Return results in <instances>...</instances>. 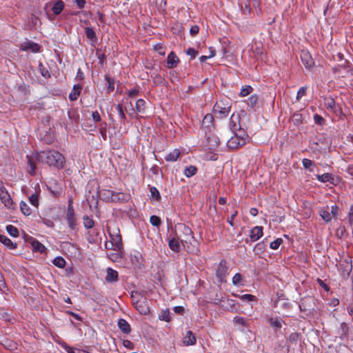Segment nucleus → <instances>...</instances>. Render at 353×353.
<instances>
[{
  "label": "nucleus",
  "instance_id": "nucleus-20",
  "mask_svg": "<svg viewBox=\"0 0 353 353\" xmlns=\"http://www.w3.org/2000/svg\"><path fill=\"white\" fill-rule=\"evenodd\" d=\"M81 89V85L79 84L74 85L73 86L72 91L69 94V99L72 101L77 100L79 96L80 95Z\"/></svg>",
  "mask_w": 353,
  "mask_h": 353
},
{
  "label": "nucleus",
  "instance_id": "nucleus-41",
  "mask_svg": "<svg viewBox=\"0 0 353 353\" xmlns=\"http://www.w3.org/2000/svg\"><path fill=\"white\" fill-rule=\"evenodd\" d=\"M30 203L34 207H38L39 205V195L37 192H34L32 194L29 196Z\"/></svg>",
  "mask_w": 353,
  "mask_h": 353
},
{
  "label": "nucleus",
  "instance_id": "nucleus-6",
  "mask_svg": "<svg viewBox=\"0 0 353 353\" xmlns=\"http://www.w3.org/2000/svg\"><path fill=\"white\" fill-rule=\"evenodd\" d=\"M228 268L226 261L225 259L221 260L215 269V274L219 283L224 281V279L228 274Z\"/></svg>",
  "mask_w": 353,
  "mask_h": 353
},
{
  "label": "nucleus",
  "instance_id": "nucleus-16",
  "mask_svg": "<svg viewBox=\"0 0 353 353\" xmlns=\"http://www.w3.org/2000/svg\"><path fill=\"white\" fill-rule=\"evenodd\" d=\"M118 327L124 334H128L131 332L130 324L123 319H120L118 321Z\"/></svg>",
  "mask_w": 353,
  "mask_h": 353
},
{
  "label": "nucleus",
  "instance_id": "nucleus-5",
  "mask_svg": "<svg viewBox=\"0 0 353 353\" xmlns=\"http://www.w3.org/2000/svg\"><path fill=\"white\" fill-rule=\"evenodd\" d=\"M65 220L69 228L72 230H75L77 226V219L75 216L74 210L72 204V200L69 201V204L65 214Z\"/></svg>",
  "mask_w": 353,
  "mask_h": 353
},
{
  "label": "nucleus",
  "instance_id": "nucleus-13",
  "mask_svg": "<svg viewBox=\"0 0 353 353\" xmlns=\"http://www.w3.org/2000/svg\"><path fill=\"white\" fill-rule=\"evenodd\" d=\"M26 157L28 159V165L29 167L28 172L31 176H34L36 170L35 162H38V161L35 158V154L32 156L27 155Z\"/></svg>",
  "mask_w": 353,
  "mask_h": 353
},
{
  "label": "nucleus",
  "instance_id": "nucleus-27",
  "mask_svg": "<svg viewBox=\"0 0 353 353\" xmlns=\"http://www.w3.org/2000/svg\"><path fill=\"white\" fill-rule=\"evenodd\" d=\"M269 323L272 327L275 328H281L283 324H285V322L279 317L271 318L269 320Z\"/></svg>",
  "mask_w": 353,
  "mask_h": 353
},
{
  "label": "nucleus",
  "instance_id": "nucleus-22",
  "mask_svg": "<svg viewBox=\"0 0 353 353\" xmlns=\"http://www.w3.org/2000/svg\"><path fill=\"white\" fill-rule=\"evenodd\" d=\"M65 3L62 0L57 1L52 8V10L55 15H59L64 9Z\"/></svg>",
  "mask_w": 353,
  "mask_h": 353
},
{
  "label": "nucleus",
  "instance_id": "nucleus-3",
  "mask_svg": "<svg viewBox=\"0 0 353 353\" xmlns=\"http://www.w3.org/2000/svg\"><path fill=\"white\" fill-rule=\"evenodd\" d=\"M135 295L141 296L139 299L133 301V305L134 307L139 311V312L141 314L148 315L150 314V308L146 300L141 294L137 291H133L132 292V298L134 299Z\"/></svg>",
  "mask_w": 353,
  "mask_h": 353
},
{
  "label": "nucleus",
  "instance_id": "nucleus-29",
  "mask_svg": "<svg viewBox=\"0 0 353 353\" xmlns=\"http://www.w3.org/2000/svg\"><path fill=\"white\" fill-rule=\"evenodd\" d=\"M125 196L123 193L114 191L112 197H110V201L118 202L120 201H124L125 200Z\"/></svg>",
  "mask_w": 353,
  "mask_h": 353
},
{
  "label": "nucleus",
  "instance_id": "nucleus-31",
  "mask_svg": "<svg viewBox=\"0 0 353 353\" xmlns=\"http://www.w3.org/2000/svg\"><path fill=\"white\" fill-rule=\"evenodd\" d=\"M39 70L41 74L46 79H48L51 77L48 68H47L42 63H39Z\"/></svg>",
  "mask_w": 353,
  "mask_h": 353
},
{
  "label": "nucleus",
  "instance_id": "nucleus-51",
  "mask_svg": "<svg viewBox=\"0 0 353 353\" xmlns=\"http://www.w3.org/2000/svg\"><path fill=\"white\" fill-rule=\"evenodd\" d=\"M234 114H233L230 119V129L233 133H234L239 128V126H240L239 124H236L234 121Z\"/></svg>",
  "mask_w": 353,
  "mask_h": 353
},
{
  "label": "nucleus",
  "instance_id": "nucleus-28",
  "mask_svg": "<svg viewBox=\"0 0 353 353\" xmlns=\"http://www.w3.org/2000/svg\"><path fill=\"white\" fill-rule=\"evenodd\" d=\"M266 248V244L265 243L264 241L259 242L256 244L254 246L253 251L256 254H262Z\"/></svg>",
  "mask_w": 353,
  "mask_h": 353
},
{
  "label": "nucleus",
  "instance_id": "nucleus-45",
  "mask_svg": "<svg viewBox=\"0 0 353 353\" xmlns=\"http://www.w3.org/2000/svg\"><path fill=\"white\" fill-rule=\"evenodd\" d=\"M159 319L161 321L169 322L170 321V312L168 310H163L159 316Z\"/></svg>",
  "mask_w": 353,
  "mask_h": 353
},
{
  "label": "nucleus",
  "instance_id": "nucleus-14",
  "mask_svg": "<svg viewBox=\"0 0 353 353\" xmlns=\"http://www.w3.org/2000/svg\"><path fill=\"white\" fill-rule=\"evenodd\" d=\"M208 147L209 150H215L220 143V140L216 135H212L208 137Z\"/></svg>",
  "mask_w": 353,
  "mask_h": 353
},
{
  "label": "nucleus",
  "instance_id": "nucleus-35",
  "mask_svg": "<svg viewBox=\"0 0 353 353\" xmlns=\"http://www.w3.org/2000/svg\"><path fill=\"white\" fill-rule=\"evenodd\" d=\"M53 264L59 268H63L65 266L66 262H65V260L63 257L57 256L53 260Z\"/></svg>",
  "mask_w": 353,
  "mask_h": 353
},
{
  "label": "nucleus",
  "instance_id": "nucleus-2",
  "mask_svg": "<svg viewBox=\"0 0 353 353\" xmlns=\"http://www.w3.org/2000/svg\"><path fill=\"white\" fill-rule=\"evenodd\" d=\"M176 229L181 231L183 234V236L178 235L176 233V237L178 238L181 242L193 244V243L196 242V240L193 236V232L192 230L187 225L183 223L178 224L176 226Z\"/></svg>",
  "mask_w": 353,
  "mask_h": 353
},
{
  "label": "nucleus",
  "instance_id": "nucleus-50",
  "mask_svg": "<svg viewBox=\"0 0 353 353\" xmlns=\"http://www.w3.org/2000/svg\"><path fill=\"white\" fill-rule=\"evenodd\" d=\"M150 221L152 225L156 227H159L161 223V219L156 215L151 216L150 218Z\"/></svg>",
  "mask_w": 353,
  "mask_h": 353
},
{
  "label": "nucleus",
  "instance_id": "nucleus-54",
  "mask_svg": "<svg viewBox=\"0 0 353 353\" xmlns=\"http://www.w3.org/2000/svg\"><path fill=\"white\" fill-rule=\"evenodd\" d=\"M116 109L118 111L119 117L120 119L122 120V121H125V119H126V117H125V114L124 113V111L123 110L122 105L121 104H118L116 106Z\"/></svg>",
  "mask_w": 353,
  "mask_h": 353
},
{
  "label": "nucleus",
  "instance_id": "nucleus-25",
  "mask_svg": "<svg viewBox=\"0 0 353 353\" xmlns=\"http://www.w3.org/2000/svg\"><path fill=\"white\" fill-rule=\"evenodd\" d=\"M85 34L88 39H90L94 42H97V37L92 28L86 27L85 29Z\"/></svg>",
  "mask_w": 353,
  "mask_h": 353
},
{
  "label": "nucleus",
  "instance_id": "nucleus-56",
  "mask_svg": "<svg viewBox=\"0 0 353 353\" xmlns=\"http://www.w3.org/2000/svg\"><path fill=\"white\" fill-rule=\"evenodd\" d=\"M307 90V86L301 87L297 92L296 99L299 100L303 96L306 95Z\"/></svg>",
  "mask_w": 353,
  "mask_h": 353
},
{
  "label": "nucleus",
  "instance_id": "nucleus-15",
  "mask_svg": "<svg viewBox=\"0 0 353 353\" xmlns=\"http://www.w3.org/2000/svg\"><path fill=\"white\" fill-rule=\"evenodd\" d=\"M196 339L194 336L191 330H188L186 332V335L183 338V343L185 345H193L196 343Z\"/></svg>",
  "mask_w": 353,
  "mask_h": 353
},
{
  "label": "nucleus",
  "instance_id": "nucleus-7",
  "mask_svg": "<svg viewBox=\"0 0 353 353\" xmlns=\"http://www.w3.org/2000/svg\"><path fill=\"white\" fill-rule=\"evenodd\" d=\"M230 108V106H223V103L221 101L214 105L213 110L215 114H219V117L223 118L228 115Z\"/></svg>",
  "mask_w": 353,
  "mask_h": 353
},
{
  "label": "nucleus",
  "instance_id": "nucleus-32",
  "mask_svg": "<svg viewBox=\"0 0 353 353\" xmlns=\"http://www.w3.org/2000/svg\"><path fill=\"white\" fill-rule=\"evenodd\" d=\"M105 79L107 82V92L108 93H110L114 90V79L108 75H105Z\"/></svg>",
  "mask_w": 353,
  "mask_h": 353
},
{
  "label": "nucleus",
  "instance_id": "nucleus-49",
  "mask_svg": "<svg viewBox=\"0 0 353 353\" xmlns=\"http://www.w3.org/2000/svg\"><path fill=\"white\" fill-rule=\"evenodd\" d=\"M258 103V97L256 95H252L248 99V105L251 108H254Z\"/></svg>",
  "mask_w": 353,
  "mask_h": 353
},
{
  "label": "nucleus",
  "instance_id": "nucleus-26",
  "mask_svg": "<svg viewBox=\"0 0 353 353\" xmlns=\"http://www.w3.org/2000/svg\"><path fill=\"white\" fill-rule=\"evenodd\" d=\"M197 168L194 165H190L186 167L183 171L185 176L188 178H190L194 175H195L197 172Z\"/></svg>",
  "mask_w": 353,
  "mask_h": 353
},
{
  "label": "nucleus",
  "instance_id": "nucleus-63",
  "mask_svg": "<svg viewBox=\"0 0 353 353\" xmlns=\"http://www.w3.org/2000/svg\"><path fill=\"white\" fill-rule=\"evenodd\" d=\"M199 31V28L196 25L192 26L190 30V32L192 36H195L196 34H198Z\"/></svg>",
  "mask_w": 353,
  "mask_h": 353
},
{
  "label": "nucleus",
  "instance_id": "nucleus-61",
  "mask_svg": "<svg viewBox=\"0 0 353 353\" xmlns=\"http://www.w3.org/2000/svg\"><path fill=\"white\" fill-rule=\"evenodd\" d=\"M316 281L320 287L323 288L325 291H329L330 288H329L328 285L325 283L324 281L321 280L319 278L316 279Z\"/></svg>",
  "mask_w": 353,
  "mask_h": 353
},
{
  "label": "nucleus",
  "instance_id": "nucleus-36",
  "mask_svg": "<svg viewBox=\"0 0 353 353\" xmlns=\"http://www.w3.org/2000/svg\"><path fill=\"white\" fill-rule=\"evenodd\" d=\"M6 231L10 236L13 237H17L19 236L18 229L12 225H7Z\"/></svg>",
  "mask_w": 353,
  "mask_h": 353
},
{
  "label": "nucleus",
  "instance_id": "nucleus-24",
  "mask_svg": "<svg viewBox=\"0 0 353 353\" xmlns=\"http://www.w3.org/2000/svg\"><path fill=\"white\" fill-rule=\"evenodd\" d=\"M180 151L178 149H174L172 152H170L166 157L165 159L166 161H176L180 156Z\"/></svg>",
  "mask_w": 353,
  "mask_h": 353
},
{
  "label": "nucleus",
  "instance_id": "nucleus-1",
  "mask_svg": "<svg viewBox=\"0 0 353 353\" xmlns=\"http://www.w3.org/2000/svg\"><path fill=\"white\" fill-rule=\"evenodd\" d=\"M38 162L46 163L49 166H53L58 170L62 169L65 163L63 155L56 150L41 151L35 154Z\"/></svg>",
  "mask_w": 353,
  "mask_h": 353
},
{
  "label": "nucleus",
  "instance_id": "nucleus-53",
  "mask_svg": "<svg viewBox=\"0 0 353 353\" xmlns=\"http://www.w3.org/2000/svg\"><path fill=\"white\" fill-rule=\"evenodd\" d=\"M283 243V239L281 238H278L275 241H272L270 244V247L272 250H276L279 248V247L281 245V244Z\"/></svg>",
  "mask_w": 353,
  "mask_h": 353
},
{
  "label": "nucleus",
  "instance_id": "nucleus-10",
  "mask_svg": "<svg viewBox=\"0 0 353 353\" xmlns=\"http://www.w3.org/2000/svg\"><path fill=\"white\" fill-rule=\"evenodd\" d=\"M0 199L4 205L7 207H10L12 204V201L8 191L3 185L0 186Z\"/></svg>",
  "mask_w": 353,
  "mask_h": 353
},
{
  "label": "nucleus",
  "instance_id": "nucleus-19",
  "mask_svg": "<svg viewBox=\"0 0 353 353\" xmlns=\"http://www.w3.org/2000/svg\"><path fill=\"white\" fill-rule=\"evenodd\" d=\"M290 303L288 302L285 299H281V297H279L277 300H276L274 303V307L276 308H281V309H288L290 307Z\"/></svg>",
  "mask_w": 353,
  "mask_h": 353
},
{
  "label": "nucleus",
  "instance_id": "nucleus-44",
  "mask_svg": "<svg viewBox=\"0 0 353 353\" xmlns=\"http://www.w3.org/2000/svg\"><path fill=\"white\" fill-rule=\"evenodd\" d=\"M275 353H288L289 348L285 345L279 344L274 350Z\"/></svg>",
  "mask_w": 353,
  "mask_h": 353
},
{
  "label": "nucleus",
  "instance_id": "nucleus-62",
  "mask_svg": "<svg viewBox=\"0 0 353 353\" xmlns=\"http://www.w3.org/2000/svg\"><path fill=\"white\" fill-rule=\"evenodd\" d=\"M254 299H255L254 296H253L252 294H243L241 296V300L246 301H254Z\"/></svg>",
  "mask_w": 353,
  "mask_h": 353
},
{
  "label": "nucleus",
  "instance_id": "nucleus-4",
  "mask_svg": "<svg viewBox=\"0 0 353 353\" xmlns=\"http://www.w3.org/2000/svg\"><path fill=\"white\" fill-rule=\"evenodd\" d=\"M338 270L340 272L342 276L347 278L350 272L352 270V265L351 258L346 256L344 259H341L338 265Z\"/></svg>",
  "mask_w": 353,
  "mask_h": 353
},
{
  "label": "nucleus",
  "instance_id": "nucleus-37",
  "mask_svg": "<svg viewBox=\"0 0 353 353\" xmlns=\"http://www.w3.org/2000/svg\"><path fill=\"white\" fill-rule=\"evenodd\" d=\"M145 101L143 99H139L136 102L135 108L139 112L143 113L144 112Z\"/></svg>",
  "mask_w": 353,
  "mask_h": 353
},
{
  "label": "nucleus",
  "instance_id": "nucleus-34",
  "mask_svg": "<svg viewBox=\"0 0 353 353\" xmlns=\"http://www.w3.org/2000/svg\"><path fill=\"white\" fill-rule=\"evenodd\" d=\"M319 215L325 222H329L332 219V215L330 214L327 210L321 209L319 210Z\"/></svg>",
  "mask_w": 353,
  "mask_h": 353
},
{
  "label": "nucleus",
  "instance_id": "nucleus-64",
  "mask_svg": "<svg viewBox=\"0 0 353 353\" xmlns=\"http://www.w3.org/2000/svg\"><path fill=\"white\" fill-rule=\"evenodd\" d=\"M348 222L350 225H353V205L350 207L348 213Z\"/></svg>",
  "mask_w": 353,
  "mask_h": 353
},
{
  "label": "nucleus",
  "instance_id": "nucleus-17",
  "mask_svg": "<svg viewBox=\"0 0 353 353\" xmlns=\"http://www.w3.org/2000/svg\"><path fill=\"white\" fill-rule=\"evenodd\" d=\"M105 280L107 282L109 283L117 281L118 280V272L116 270L110 268H108L107 269V275L105 277Z\"/></svg>",
  "mask_w": 353,
  "mask_h": 353
},
{
  "label": "nucleus",
  "instance_id": "nucleus-9",
  "mask_svg": "<svg viewBox=\"0 0 353 353\" xmlns=\"http://www.w3.org/2000/svg\"><path fill=\"white\" fill-rule=\"evenodd\" d=\"M245 144V140L239 139L234 134L227 142V146L232 150H236Z\"/></svg>",
  "mask_w": 353,
  "mask_h": 353
},
{
  "label": "nucleus",
  "instance_id": "nucleus-42",
  "mask_svg": "<svg viewBox=\"0 0 353 353\" xmlns=\"http://www.w3.org/2000/svg\"><path fill=\"white\" fill-rule=\"evenodd\" d=\"M212 121H213V117L212 114H207L203 121H202V123L203 125H205V127H210V125L212 123Z\"/></svg>",
  "mask_w": 353,
  "mask_h": 353
},
{
  "label": "nucleus",
  "instance_id": "nucleus-30",
  "mask_svg": "<svg viewBox=\"0 0 353 353\" xmlns=\"http://www.w3.org/2000/svg\"><path fill=\"white\" fill-rule=\"evenodd\" d=\"M33 250L35 252H43L46 250L45 246L37 240H34L32 243Z\"/></svg>",
  "mask_w": 353,
  "mask_h": 353
},
{
  "label": "nucleus",
  "instance_id": "nucleus-60",
  "mask_svg": "<svg viewBox=\"0 0 353 353\" xmlns=\"http://www.w3.org/2000/svg\"><path fill=\"white\" fill-rule=\"evenodd\" d=\"M292 119L295 124L299 125L302 123V115L300 114H294Z\"/></svg>",
  "mask_w": 353,
  "mask_h": 353
},
{
  "label": "nucleus",
  "instance_id": "nucleus-23",
  "mask_svg": "<svg viewBox=\"0 0 353 353\" xmlns=\"http://www.w3.org/2000/svg\"><path fill=\"white\" fill-rule=\"evenodd\" d=\"M316 176L317 178V179L322 182V183H325V182H330L332 184H334V179L332 177V176L329 174V173H325L323 174H316Z\"/></svg>",
  "mask_w": 353,
  "mask_h": 353
},
{
  "label": "nucleus",
  "instance_id": "nucleus-39",
  "mask_svg": "<svg viewBox=\"0 0 353 353\" xmlns=\"http://www.w3.org/2000/svg\"><path fill=\"white\" fill-rule=\"evenodd\" d=\"M234 135H236L239 139H243L246 141V139L248 137V135L247 132L241 128V126H239L238 130L234 133Z\"/></svg>",
  "mask_w": 353,
  "mask_h": 353
},
{
  "label": "nucleus",
  "instance_id": "nucleus-33",
  "mask_svg": "<svg viewBox=\"0 0 353 353\" xmlns=\"http://www.w3.org/2000/svg\"><path fill=\"white\" fill-rule=\"evenodd\" d=\"M20 209L25 216H29L32 213L31 209L25 201L20 203Z\"/></svg>",
  "mask_w": 353,
  "mask_h": 353
},
{
  "label": "nucleus",
  "instance_id": "nucleus-21",
  "mask_svg": "<svg viewBox=\"0 0 353 353\" xmlns=\"http://www.w3.org/2000/svg\"><path fill=\"white\" fill-rule=\"evenodd\" d=\"M168 245L170 249L174 252L177 253L180 251V244L179 242V239H176L175 236L169 239Z\"/></svg>",
  "mask_w": 353,
  "mask_h": 353
},
{
  "label": "nucleus",
  "instance_id": "nucleus-43",
  "mask_svg": "<svg viewBox=\"0 0 353 353\" xmlns=\"http://www.w3.org/2000/svg\"><path fill=\"white\" fill-rule=\"evenodd\" d=\"M83 224L84 226L88 229H91L94 226V221L92 219L90 218L88 216H83Z\"/></svg>",
  "mask_w": 353,
  "mask_h": 353
},
{
  "label": "nucleus",
  "instance_id": "nucleus-59",
  "mask_svg": "<svg viewBox=\"0 0 353 353\" xmlns=\"http://www.w3.org/2000/svg\"><path fill=\"white\" fill-rule=\"evenodd\" d=\"M299 339V334L296 333V332H293L292 333L290 336H289V338H288V340L293 343V342H296L298 341Z\"/></svg>",
  "mask_w": 353,
  "mask_h": 353
},
{
  "label": "nucleus",
  "instance_id": "nucleus-12",
  "mask_svg": "<svg viewBox=\"0 0 353 353\" xmlns=\"http://www.w3.org/2000/svg\"><path fill=\"white\" fill-rule=\"evenodd\" d=\"M179 62V59L174 52H171L167 58V67L168 68H175Z\"/></svg>",
  "mask_w": 353,
  "mask_h": 353
},
{
  "label": "nucleus",
  "instance_id": "nucleus-48",
  "mask_svg": "<svg viewBox=\"0 0 353 353\" xmlns=\"http://www.w3.org/2000/svg\"><path fill=\"white\" fill-rule=\"evenodd\" d=\"M325 105L327 108H329L332 110L336 111V103H335V101H334V99H325Z\"/></svg>",
  "mask_w": 353,
  "mask_h": 353
},
{
  "label": "nucleus",
  "instance_id": "nucleus-57",
  "mask_svg": "<svg viewBox=\"0 0 353 353\" xmlns=\"http://www.w3.org/2000/svg\"><path fill=\"white\" fill-rule=\"evenodd\" d=\"M113 192L114 191L110 190H103L102 191V194L108 201H110V197H112Z\"/></svg>",
  "mask_w": 353,
  "mask_h": 353
},
{
  "label": "nucleus",
  "instance_id": "nucleus-38",
  "mask_svg": "<svg viewBox=\"0 0 353 353\" xmlns=\"http://www.w3.org/2000/svg\"><path fill=\"white\" fill-rule=\"evenodd\" d=\"M150 191L152 199H155L157 201L161 200V194L157 188L151 187Z\"/></svg>",
  "mask_w": 353,
  "mask_h": 353
},
{
  "label": "nucleus",
  "instance_id": "nucleus-46",
  "mask_svg": "<svg viewBox=\"0 0 353 353\" xmlns=\"http://www.w3.org/2000/svg\"><path fill=\"white\" fill-rule=\"evenodd\" d=\"M153 79V81L157 85H162L164 83L165 79L159 74H154L151 75Z\"/></svg>",
  "mask_w": 353,
  "mask_h": 353
},
{
  "label": "nucleus",
  "instance_id": "nucleus-58",
  "mask_svg": "<svg viewBox=\"0 0 353 353\" xmlns=\"http://www.w3.org/2000/svg\"><path fill=\"white\" fill-rule=\"evenodd\" d=\"M301 59L306 68H309V61L307 58V52H303L301 54Z\"/></svg>",
  "mask_w": 353,
  "mask_h": 353
},
{
  "label": "nucleus",
  "instance_id": "nucleus-52",
  "mask_svg": "<svg viewBox=\"0 0 353 353\" xmlns=\"http://www.w3.org/2000/svg\"><path fill=\"white\" fill-rule=\"evenodd\" d=\"M242 278L243 276L240 273L235 274L232 278V284L236 286L239 285L242 281Z\"/></svg>",
  "mask_w": 353,
  "mask_h": 353
},
{
  "label": "nucleus",
  "instance_id": "nucleus-47",
  "mask_svg": "<svg viewBox=\"0 0 353 353\" xmlns=\"http://www.w3.org/2000/svg\"><path fill=\"white\" fill-rule=\"evenodd\" d=\"M252 91V88L250 85H245L241 88L239 95L241 97H245L250 94Z\"/></svg>",
  "mask_w": 353,
  "mask_h": 353
},
{
  "label": "nucleus",
  "instance_id": "nucleus-11",
  "mask_svg": "<svg viewBox=\"0 0 353 353\" xmlns=\"http://www.w3.org/2000/svg\"><path fill=\"white\" fill-rule=\"evenodd\" d=\"M263 236V227L256 226L250 230V237L252 241L259 240Z\"/></svg>",
  "mask_w": 353,
  "mask_h": 353
},
{
  "label": "nucleus",
  "instance_id": "nucleus-55",
  "mask_svg": "<svg viewBox=\"0 0 353 353\" xmlns=\"http://www.w3.org/2000/svg\"><path fill=\"white\" fill-rule=\"evenodd\" d=\"M314 123L319 125H323L325 124V119L321 115L318 114H315L314 115Z\"/></svg>",
  "mask_w": 353,
  "mask_h": 353
},
{
  "label": "nucleus",
  "instance_id": "nucleus-8",
  "mask_svg": "<svg viewBox=\"0 0 353 353\" xmlns=\"http://www.w3.org/2000/svg\"><path fill=\"white\" fill-rule=\"evenodd\" d=\"M108 233L112 239V244L114 245L117 249H119L122 245L121 236L119 234V230L117 228L114 231L108 228Z\"/></svg>",
  "mask_w": 353,
  "mask_h": 353
},
{
  "label": "nucleus",
  "instance_id": "nucleus-18",
  "mask_svg": "<svg viewBox=\"0 0 353 353\" xmlns=\"http://www.w3.org/2000/svg\"><path fill=\"white\" fill-rule=\"evenodd\" d=\"M0 242L10 250H14L17 248V243H13L6 235L0 234Z\"/></svg>",
  "mask_w": 353,
  "mask_h": 353
},
{
  "label": "nucleus",
  "instance_id": "nucleus-40",
  "mask_svg": "<svg viewBox=\"0 0 353 353\" xmlns=\"http://www.w3.org/2000/svg\"><path fill=\"white\" fill-rule=\"evenodd\" d=\"M30 49L33 52H38L40 50V46L36 43H28L24 46L23 50Z\"/></svg>",
  "mask_w": 353,
  "mask_h": 353
}]
</instances>
